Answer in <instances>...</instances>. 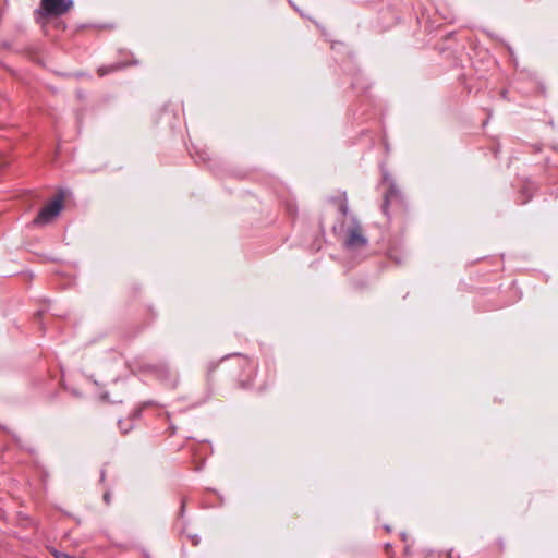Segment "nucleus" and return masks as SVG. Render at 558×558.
<instances>
[{"label":"nucleus","instance_id":"nucleus-4","mask_svg":"<svg viewBox=\"0 0 558 558\" xmlns=\"http://www.w3.org/2000/svg\"><path fill=\"white\" fill-rule=\"evenodd\" d=\"M348 235L344 245L349 250H355L367 245V239L362 233L361 225L353 219V226L347 231Z\"/></svg>","mask_w":558,"mask_h":558},{"label":"nucleus","instance_id":"nucleus-18","mask_svg":"<svg viewBox=\"0 0 558 558\" xmlns=\"http://www.w3.org/2000/svg\"><path fill=\"white\" fill-rule=\"evenodd\" d=\"M401 536H402V539L405 541V533H402Z\"/></svg>","mask_w":558,"mask_h":558},{"label":"nucleus","instance_id":"nucleus-1","mask_svg":"<svg viewBox=\"0 0 558 558\" xmlns=\"http://www.w3.org/2000/svg\"><path fill=\"white\" fill-rule=\"evenodd\" d=\"M63 196L59 194L53 201L45 205L34 219V225H47L51 222L62 209Z\"/></svg>","mask_w":558,"mask_h":558},{"label":"nucleus","instance_id":"nucleus-16","mask_svg":"<svg viewBox=\"0 0 558 558\" xmlns=\"http://www.w3.org/2000/svg\"><path fill=\"white\" fill-rule=\"evenodd\" d=\"M384 181H388V174H384Z\"/></svg>","mask_w":558,"mask_h":558},{"label":"nucleus","instance_id":"nucleus-11","mask_svg":"<svg viewBox=\"0 0 558 558\" xmlns=\"http://www.w3.org/2000/svg\"><path fill=\"white\" fill-rule=\"evenodd\" d=\"M191 538L194 545H197L199 543V537L197 535H193L191 536Z\"/></svg>","mask_w":558,"mask_h":558},{"label":"nucleus","instance_id":"nucleus-6","mask_svg":"<svg viewBox=\"0 0 558 558\" xmlns=\"http://www.w3.org/2000/svg\"><path fill=\"white\" fill-rule=\"evenodd\" d=\"M125 66V64L123 63H113V64H110V65H102L100 66L97 72H98V75L99 76H105L113 71H118V70H121Z\"/></svg>","mask_w":558,"mask_h":558},{"label":"nucleus","instance_id":"nucleus-8","mask_svg":"<svg viewBox=\"0 0 558 558\" xmlns=\"http://www.w3.org/2000/svg\"><path fill=\"white\" fill-rule=\"evenodd\" d=\"M340 211L342 213V215H347L348 214V205H347V203H341L340 204Z\"/></svg>","mask_w":558,"mask_h":558},{"label":"nucleus","instance_id":"nucleus-14","mask_svg":"<svg viewBox=\"0 0 558 558\" xmlns=\"http://www.w3.org/2000/svg\"><path fill=\"white\" fill-rule=\"evenodd\" d=\"M448 558H454V556H453V551H452V550H451V551H449V554H448Z\"/></svg>","mask_w":558,"mask_h":558},{"label":"nucleus","instance_id":"nucleus-2","mask_svg":"<svg viewBox=\"0 0 558 558\" xmlns=\"http://www.w3.org/2000/svg\"><path fill=\"white\" fill-rule=\"evenodd\" d=\"M44 15L60 16L66 13L73 5L72 0H41Z\"/></svg>","mask_w":558,"mask_h":558},{"label":"nucleus","instance_id":"nucleus-9","mask_svg":"<svg viewBox=\"0 0 558 558\" xmlns=\"http://www.w3.org/2000/svg\"><path fill=\"white\" fill-rule=\"evenodd\" d=\"M110 499H111V496H110V493L109 492H106L104 494V501L109 505L110 504Z\"/></svg>","mask_w":558,"mask_h":558},{"label":"nucleus","instance_id":"nucleus-15","mask_svg":"<svg viewBox=\"0 0 558 558\" xmlns=\"http://www.w3.org/2000/svg\"><path fill=\"white\" fill-rule=\"evenodd\" d=\"M119 426H120V428H123V422L122 421H119Z\"/></svg>","mask_w":558,"mask_h":558},{"label":"nucleus","instance_id":"nucleus-7","mask_svg":"<svg viewBox=\"0 0 558 558\" xmlns=\"http://www.w3.org/2000/svg\"><path fill=\"white\" fill-rule=\"evenodd\" d=\"M521 193H522V195H525V197L523 199L519 201L520 204H525L529 199H531L532 192L529 186H524Z\"/></svg>","mask_w":558,"mask_h":558},{"label":"nucleus","instance_id":"nucleus-12","mask_svg":"<svg viewBox=\"0 0 558 558\" xmlns=\"http://www.w3.org/2000/svg\"><path fill=\"white\" fill-rule=\"evenodd\" d=\"M131 428H132L131 426L126 427V425H123V428H121V429H122L123 433H128V430L131 429Z\"/></svg>","mask_w":558,"mask_h":558},{"label":"nucleus","instance_id":"nucleus-3","mask_svg":"<svg viewBox=\"0 0 558 558\" xmlns=\"http://www.w3.org/2000/svg\"><path fill=\"white\" fill-rule=\"evenodd\" d=\"M147 369L168 387L175 388L178 386L179 376L171 372L167 364L148 365Z\"/></svg>","mask_w":558,"mask_h":558},{"label":"nucleus","instance_id":"nucleus-10","mask_svg":"<svg viewBox=\"0 0 558 558\" xmlns=\"http://www.w3.org/2000/svg\"><path fill=\"white\" fill-rule=\"evenodd\" d=\"M352 87H353V88H355V89H359V88H361V89H365V87H364V86H362V85L359 83V81H357V80H356V81H354V82L352 83Z\"/></svg>","mask_w":558,"mask_h":558},{"label":"nucleus","instance_id":"nucleus-17","mask_svg":"<svg viewBox=\"0 0 558 558\" xmlns=\"http://www.w3.org/2000/svg\"><path fill=\"white\" fill-rule=\"evenodd\" d=\"M184 507H185V506H184V504H182V506H181V512H183V511H184Z\"/></svg>","mask_w":558,"mask_h":558},{"label":"nucleus","instance_id":"nucleus-5","mask_svg":"<svg viewBox=\"0 0 558 558\" xmlns=\"http://www.w3.org/2000/svg\"><path fill=\"white\" fill-rule=\"evenodd\" d=\"M401 202V193L393 182H390L388 191L384 195L383 211L388 215V207L392 203Z\"/></svg>","mask_w":558,"mask_h":558},{"label":"nucleus","instance_id":"nucleus-13","mask_svg":"<svg viewBox=\"0 0 558 558\" xmlns=\"http://www.w3.org/2000/svg\"><path fill=\"white\" fill-rule=\"evenodd\" d=\"M105 475H106V474H105V470H101V472H100V481H104V480H105Z\"/></svg>","mask_w":558,"mask_h":558}]
</instances>
